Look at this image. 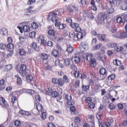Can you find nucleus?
I'll list each match as a JSON object with an SVG mask.
<instances>
[{"label": "nucleus", "mask_w": 127, "mask_h": 127, "mask_svg": "<svg viewBox=\"0 0 127 127\" xmlns=\"http://www.w3.org/2000/svg\"><path fill=\"white\" fill-rule=\"evenodd\" d=\"M78 7L75 5L70 4L67 7V9L70 13H76L78 11Z\"/></svg>", "instance_id": "f257e3e1"}, {"label": "nucleus", "mask_w": 127, "mask_h": 127, "mask_svg": "<svg viewBox=\"0 0 127 127\" xmlns=\"http://www.w3.org/2000/svg\"><path fill=\"white\" fill-rule=\"evenodd\" d=\"M57 14L54 12H52L50 13L48 18L49 19H51L52 21L53 22L58 21V18L57 16Z\"/></svg>", "instance_id": "f03ea898"}, {"label": "nucleus", "mask_w": 127, "mask_h": 127, "mask_svg": "<svg viewBox=\"0 0 127 127\" xmlns=\"http://www.w3.org/2000/svg\"><path fill=\"white\" fill-rule=\"evenodd\" d=\"M27 70V68L26 67V66L24 64H21L20 67L19 72L22 76L24 77L27 74L26 71Z\"/></svg>", "instance_id": "7ed1b4c3"}, {"label": "nucleus", "mask_w": 127, "mask_h": 127, "mask_svg": "<svg viewBox=\"0 0 127 127\" xmlns=\"http://www.w3.org/2000/svg\"><path fill=\"white\" fill-rule=\"evenodd\" d=\"M85 101L88 103V106L90 108L93 109L95 105L93 102H92V100L90 97H87L85 99Z\"/></svg>", "instance_id": "20e7f679"}, {"label": "nucleus", "mask_w": 127, "mask_h": 127, "mask_svg": "<svg viewBox=\"0 0 127 127\" xmlns=\"http://www.w3.org/2000/svg\"><path fill=\"white\" fill-rule=\"evenodd\" d=\"M79 48L81 51L84 52L88 49V45L86 42H83L81 43Z\"/></svg>", "instance_id": "39448f33"}, {"label": "nucleus", "mask_w": 127, "mask_h": 127, "mask_svg": "<svg viewBox=\"0 0 127 127\" xmlns=\"http://www.w3.org/2000/svg\"><path fill=\"white\" fill-rule=\"evenodd\" d=\"M111 32L113 33V35L114 36L118 38H120V32H117V28L115 27H113L111 30Z\"/></svg>", "instance_id": "423d86ee"}, {"label": "nucleus", "mask_w": 127, "mask_h": 127, "mask_svg": "<svg viewBox=\"0 0 127 127\" xmlns=\"http://www.w3.org/2000/svg\"><path fill=\"white\" fill-rule=\"evenodd\" d=\"M100 73L103 75L102 79H104L107 76V70L105 68H100L99 70Z\"/></svg>", "instance_id": "0eeeda50"}, {"label": "nucleus", "mask_w": 127, "mask_h": 127, "mask_svg": "<svg viewBox=\"0 0 127 127\" xmlns=\"http://www.w3.org/2000/svg\"><path fill=\"white\" fill-rule=\"evenodd\" d=\"M5 81L4 79H2L0 80V91H1L5 88Z\"/></svg>", "instance_id": "6e6552de"}, {"label": "nucleus", "mask_w": 127, "mask_h": 127, "mask_svg": "<svg viewBox=\"0 0 127 127\" xmlns=\"http://www.w3.org/2000/svg\"><path fill=\"white\" fill-rule=\"evenodd\" d=\"M106 36V35L104 34H97V37L98 39L99 40L102 41H106V40L105 39Z\"/></svg>", "instance_id": "1a4fd4ad"}, {"label": "nucleus", "mask_w": 127, "mask_h": 127, "mask_svg": "<svg viewBox=\"0 0 127 127\" xmlns=\"http://www.w3.org/2000/svg\"><path fill=\"white\" fill-rule=\"evenodd\" d=\"M55 25L56 27L58 26L59 29L61 30L64 29L66 26L65 24H61L60 23H58L57 22L55 23Z\"/></svg>", "instance_id": "9d476101"}, {"label": "nucleus", "mask_w": 127, "mask_h": 127, "mask_svg": "<svg viewBox=\"0 0 127 127\" xmlns=\"http://www.w3.org/2000/svg\"><path fill=\"white\" fill-rule=\"evenodd\" d=\"M64 65L66 66H69L70 64V59L68 58H65L64 60Z\"/></svg>", "instance_id": "9b49d317"}, {"label": "nucleus", "mask_w": 127, "mask_h": 127, "mask_svg": "<svg viewBox=\"0 0 127 127\" xmlns=\"http://www.w3.org/2000/svg\"><path fill=\"white\" fill-rule=\"evenodd\" d=\"M113 122V120H112V121H111L110 122H107L103 123V124H102L101 127H111V124Z\"/></svg>", "instance_id": "f8f14e48"}, {"label": "nucleus", "mask_w": 127, "mask_h": 127, "mask_svg": "<svg viewBox=\"0 0 127 127\" xmlns=\"http://www.w3.org/2000/svg\"><path fill=\"white\" fill-rule=\"evenodd\" d=\"M20 113L23 115L27 116H30L31 115V113L29 112L23 110H20Z\"/></svg>", "instance_id": "ddd939ff"}, {"label": "nucleus", "mask_w": 127, "mask_h": 127, "mask_svg": "<svg viewBox=\"0 0 127 127\" xmlns=\"http://www.w3.org/2000/svg\"><path fill=\"white\" fill-rule=\"evenodd\" d=\"M89 63L90 65L92 67H94L96 66V63L95 60L93 59L89 61Z\"/></svg>", "instance_id": "4468645a"}, {"label": "nucleus", "mask_w": 127, "mask_h": 127, "mask_svg": "<svg viewBox=\"0 0 127 127\" xmlns=\"http://www.w3.org/2000/svg\"><path fill=\"white\" fill-rule=\"evenodd\" d=\"M120 0H109V2L111 4H115L119 5L120 4Z\"/></svg>", "instance_id": "2eb2a0df"}, {"label": "nucleus", "mask_w": 127, "mask_h": 127, "mask_svg": "<svg viewBox=\"0 0 127 127\" xmlns=\"http://www.w3.org/2000/svg\"><path fill=\"white\" fill-rule=\"evenodd\" d=\"M31 46L32 49H33L37 51H39V47H37L36 43L35 42H33Z\"/></svg>", "instance_id": "dca6fc26"}, {"label": "nucleus", "mask_w": 127, "mask_h": 127, "mask_svg": "<svg viewBox=\"0 0 127 127\" xmlns=\"http://www.w3.org/2000/svg\"><path fill=\"white\" fill-rule=\"evenodd\" d=\"M36 12V10H29L24 12V15L25 16L30 15L33 13H35Z\"/></svg>", "instance_id": "f3484780"}, {"label": "nucleus", "mask_w": 127, "mask_h": 127, "mask_svg": "<svg viewBox=\"0 0 127 127\" xmlns=\"http://www.w3.org/2000/svg\"><path fill=\"white\" fill-rule=\"evenodd\" d=\"M66 51L69 54L73 52L74 49L71 46L69 45L67 47Z\"/></svg>", "instance_id": "a211bd4d"}, {"label": "nucleus", "mask_w": 127, "mask_h": 127, "mask_svg": "<svg viewBox=\"0 0 127 127\" xmlns=\"http://www.w3.org/2000/svg\"><path fill=\"white\" fill-rule=\"evenodd\" d=\"M100 19L103 20V21L106 19L107 17V15L105 12H102L99 14Z\"/></svg>", "instance_id": "6ab92c4d"}, {"label": "nucleus", "mask_w": 127, "mask_h": 127, "mask_svg": "<svg viewBox=\"0 0 127 127\" xmlns=\"http://www.w3.org/2000/svg\"><path fill=\"white\" fill-rule=\"evenodd\" d=\"M36 108L38 111H42L43 110V107L41 104L37 102L36 103Z\"/></svg>", "instance_id": "aec40b11"}, {"label": "nucleus", "mask_w": 127, "mask_h": 127, "mask_svg": "<svg viewBox=\"0 0 127 127\" xmlns=\"http://www.w3.org/2000/svg\"><path fill=\"white\" fill-rule=\"evenodd\" d=\"M109 48H112L116 47L117 46V43H108L106 45Z\"/></svg>", "instance_id": "412c9836"}, {"label": "nucleus", "mask_w": 127, "mask_h": 127, "mask_svg": "<svg viewBox=\"0 0 127 127\" xmlns=\"http://www.w3.org/2000/svg\"><path fill=\"white\" fill-rule=\"evenodd\" d=\"M11 102L13 104H14L15 103H18V101L16 96H13L11 99Z\"/></svg>", "instance_id": "4be33fe9"}, {"label": "nucleus", "mask_w": 127, "mask_h": 127, "mask_svg": "<svg viewBox=\"0 0 127 127\" xmlns=\"http://www.w3.org/2000/svg\"><path fill=\"white\" fill-rule=\"evenodd\" d=\"M41 59L43 60H46L48 58L47 55L44 53L42 54L40 56Z\"/></svg>", "instance_id": "5701e85b"}, {"label": "nucleus", "mask_w": 127, "mask_h": 127, "mask_svg": "<svg viewBox=\"0 0 127 127\" xmlns=\"http://www.w3.org/2000/svg\"><path fill=\"white\" fill-rule=\"evenodd\" d=\"M87 17L93 20L94 19L95 17L94 16V14L91 11L89 12L88 15H87Z\"/></svg>", "instance_id": "b1692460"}, {"label": "nucleus", "mask_w": 127, "mask_h": 127, "mask_svg": "<svg viewBox=\"0 0 127 127\" xmlns=\"http://www.w3.org/2000/svg\"><path fill=\"white\" fill-rule=\"evenodd\" d=\"M0 32L3 35H5L7 34V31L5 28H3L1 29Z\"/></svg>", "instance_id": "393cba45"}, {"label": "nucleus", "mask_w": 127, "mask_h": 127, "mask_svg": "<svg viewBox=\"0 0 127 127\" xmlns=\"http://www.w3.org/2000/svg\"><path fill=\"white\" fill-rule=\"evenodd\" d=\"M48 33L49 35L54 36L53 37H54V36H56L55 35V34L56 33V31L53 29H51L50 30L48 31Z\"/></svg>", "instance_id": "a878e982"}, {"label": "nucleus", "mask_w": 127, "mask_h": 127, "mask_svg": "<svg viewBox=\"0 0 127 127\" xmlns=\"http://www.w3.org/2000/svg\"><path fill=\"white\" fill-rule=\"evenodd\" d=\"M24 31V32H28L30 31V27L28 25H25L23 28Z\"/></svg>", "instance_id": "bb28decb"}, {"label": "nucleus", "mask_w": 127, "mask_h": 127, "mask_svg": "<svg viewBox=\"0 0 127 127\" xmlns=\"http://www.w3.org/2000/svg\"><path fill=\"white\" fill-rule=\"evenodd\" d=\"M57 84L58 85L60 86H63L64 84V82L63 80L61 78H59L57 80Z\"/></svg>", "instance_id": "cd10ccee"}, {"label": "nucleus", "mask_w": 127, "mask_h": 127, "mask_svg": "<svg viewBox=\"0 0 127 127\" xmlns=\"http://www.w3.org/2000/svg\"><path fill=\"white\" fill-rule=\"evenodd\" d=\"M7 48L6 44L4 43H0V49L3 50H5Z\"/></svg>", "instance_id": "c85d7f7f"}, {"label": "nucleus", "mask_w": 127, "mask_h": 127, "mask_svg": "<svg viewBox=\"0 0 127 127\" xmlns=\"http://www.w3.org/2000/svg\"><path fill=\"white\" fill-rule=\"evenodd\" d=\"M89 119H91V121H90V127H95L94 122L93 119L92 120L91 116H90Z\"/></svg>", "instance_id": "c756f323"}, {"label": "nucleus", "mask_w": 127, "mask_h": 127, "mask_svg": "<svg viewBox=\"0 0 127 127\" xmlns=\"http://www.w3.org/2000/svg\"><path fill=\"white\" fill-rule=\"evenodd\" d=\"M83 34L82 32H79L77 33L76 36L78 39H80L82 38L83 37Z\"/></svg>", "instance_id": "7c9ffc66"}, {"label": "nucleus", "mask_w": 127, "mask_h": 127, "mask_svg": "<svg viewBox=\"0 0 127 127\" xmlns=\"http://www.w3.org/2000/svg\"><path fill=\"white\" fill-rule=\"evenodd\" d=\"M69 25L72 28L75 29L79 25L78 23L73 22L70 24Z\"/></svg>", "instance_id": "2f4dec72"}, {"label": "nucleus", "mask_w": 127, "mask_h": 127, "mask_svg": "<svg viewBox=\"0 0 127 127\" xmlns=\"http://www.w3.org/2000/svg\"><path fill=\"white\" fill-rule=\"evenodd\" d=\"M52 55L55 57H57L59 55V53L58 51L56 50H53L52 52Z\"/></svg>", "instance_id": "473e14b6"}, {"label": "nucleus", "mask_w": 127, "mask_h": 127, "mask_svg": "<svg viewBox=\"0 0 127 127\" xmlns=\"http://www.w3.org/2000/svg\"><path fill=\"white\" fill-rule=\"evenodd\" d=\"M36 34V33L35 32L32 31L29 34V35L30 38H33L35 37Z\"/></svg>", "instance_id": "72a5a7b5"}, {"label": "nucleus", "mask_w": 127, "mask_h": 127, "mask_svg": "<svg viewBox=\"0 0 127 127\" xmlns=\"http://www.w3.org/2000/svg\"><path fill=\"white\" fill-rule=\"evenodd\" d=\"M63 81L66 83H68L69 81V80L68 78L66 75H64L63 76Z\"/></svg>", "instance_id": "f704fd0d"}, {"label": "nucleus", "mask_w": 127, "mask_h": 127, "mask_svg": "<svg viewBox=\"0 0 127 127\" xmlns=\"http://www.w3.org/2000/svg\"><path fill=\"white\" fill-rule=\"evenodd\" d=\"M1 101L3 103V104H2L3 105L2 106V104L0 103V105L3 107H4L5 106L7 107V105L6 104V102L5 100V99H4L3 98V97H1Z\"/></svg>", "instance_id": "c9c22d12"}, {"label": "nucleus", "mask_w": 127, "mask_h": 127, "mask_svg": "<svg viewBox=\"0 0 127 127\" xmlns=\"http://www.w3.org/2000/svg\"><path fill=\"white\" fill-rule=\"evenodd\" d=\"M87 60L90 61L93 59H92V54L91 53H88L86 55Z\"/></svg>", "instance_id": "e433bc0d"}, {"label": "nucleus", "mask_w": 127, "mask_h": 127, "mask_svg": "<svg viewBox=\"0 0 127 127\" xmlns=\"http://www.w3.org/2000/svg\"><path fill=\"white\" fill-rule=\"evenodd\" d=\"M122 17L123 23H124L126 22L127 21V16L125 14L122 15Z\"/></svg>", "instance_id": "4c0bfd02"}, {"label": "nucleus", "mask_w": 127, "mask_h": 127, "mask_svg": "<svg viewBox=\"0 0 127 127\" xmlns=\"http://www.w3.org/2000/svg\"><path fill=\"white\" fill-rule=\"evenodd\" d=\"M123 48L121 46L115 47L114 48V50L116 51H121L123 50Z\"/></svg>", "instance_id": "58836bf2"}, {"label": "nucleus", "mask_w": 127, "mask_h": 127, "mask_svg": "<svg viewBox=\"0 0 127 127\" xmlns=\"http://www.w3.org/2000/svg\"><path fill=\"white\" fill-rule=\"evenodd\" d=\"M52 96L53 97H56L58 96L59 94L56 91H53L51 94Z\"/></svg>", "instance_id": "ea45409f"}, {"label": "nucleus", "mask_w": 127, "mask_h": 127, "mask_svg": "<svg viewBox=\"0 0 127 127\" xmlns=\"http://www.w3.org/2000/svg\"><path fill=\"white\" fill-rule=\"evenodd\" d=\"M90 87V86L89 85H83L82 86V88L83 90L86 91L87 90L89 89Z\"/></svg>", "instance_id": "a19ab883"}, {"label": "nucleus", "mask_w": 127, "mask_h": 127, "mask_svg": "<svg viewBox=\"0 0 127 127\" xmlns=\"http://www.w3.org/2000/svg\"><path fill=\"white\" fill-rule=\"evenodd\" d=\"M75 35L73 32H71L69 33V37L70 38L74 39L75 37Z\"/></svg>", "instance_id": "79ce46f5"}, {"label": "nucleus", "mask_w": 127, "mask_h": 127, "mask_svg": "<svg viewBox=\"0 0 127 127\" xmlns=\"http://www.w3.org/2000/svg\"><path fill=\"white\" fill-rule=\"evenodd\" d=\"M67 103L68 105H72L74 104L75 101L71 99L68 101H67Z\"/></svg>", "instance_id": "37998d69"}, {"label": "nucleus", "mask_w": 127, "mask_h": 127, "mask_svg": "<svg viewBox=\"0 0 127 127\" xmlns=\"http://www.w3.org/2000/svg\"><path fill=\"white\" fill-rule=\"evenodd\" d=\"M120 8L123 10H127V7L126 4H123L120 6Z\"/></svg>", "instance_id": "c03bdc74"}, {"label": "nucleus", "mask_w": 127, "mask_h": 127, "mask_svg": "<svg viewBox=\"0 0 127 127\" xmlns=\"http://www.w3.org/2000/svg\"><path fill=\"white\" fill-rule=\"evenodd\" d=\"M101 46L102 44L101 43L98 44L93 47V49L94 50H97Z\"/></svg>", "instance_id": "a18cd8bd"}, {"label": "nucleus", "mask_w": 127, "mask_h": 127, "mask_svg": "<svg viewBox=\"0 0 127 127\" xmlns=\"http://www.w3.org/2000/svg\"><path fill=\"white\" fill-rule=\"evenodd\" d=\"M26 52L25 50L23 49H20L19 51V54L20 55L22 56L25 54Z\"/></svg>", "instance_id": "49530a36"}, {"label": "nucleus", "mask_w": 127, "mask_h": 127, "mask_svg": "<svg viewBox=\"0 0 127 127\" xmlns=\"http://www.w3.org/2000/svg\"><path fill=\"white\" fill-rule=\"evenodd\" d=\"M22 82L21 78L20 77H17V83L18 85H20L21 84Z\"/></svg>", "instance_id": "de8ad7c7"}, {"label": "nucleus", "mask_w": 127, "mask_h": 127, "mask_svg": "<svg viewBox=\"0 0 127 127\" xmlns=\"http://www.w3.org/2000/svg\"><path fill=\"white\" fill-rule=\"evenodd\" d=\"M72 59L74 62L76 63H77L80 61L79 58L78 57L75 56L73 57Z\"/></svg>", "instance_id": "09e8293b"}, {"label": "nucleus", "mask_w": 127, "mask_h": 127, "mask_svg": "<svg viewBox=\"0 0 127 127\" xmlns=\"http://www.w3.org/2000/svg\"><path fill=\"white\" fill-rule=\"evenodd\" d=\"M115 75L114 74H112L109 75L107 77L108 80H113L115 78Z\"/></svg>", "instance_id": "8fccbe9b"}, {"label": "nucleus", "mask_w": 127, "mask_h": 127, "mask_svg": "<svg viewBox=\"0 0 127 127\" xmlns=\"http://www.w3.org/2000/svg\"><path fill=\"white\" fill-rule=\"evenodd\" d=\"M40 116L42 120H43L46 118V113L45 112L42 113Z\"/></svg>", "instance_id": "3c124183"}, {"label": "nucleus", "mask_w": 127, "mask_h": 127, "mask_svg": "<svg viewBox=\"0 0 127 127\" xmlns=\"http://www.w3.org/2000/svg\"><path fill=\"white\" fill-rule=\"evenodd\" d=\"M80 84V81L78 80H76L74 84H73V86L75 88H77L79 87Z\"/></svg>", "instance_id": "603ef678"}, {"label": "nucleus", "mask_w": 127, "mask_h": 127, "mask_svg": "<svg viewBox=\"0 0 127 127\" xmlns=\"http://www.w3.org/2000/svg\"><path fill=\"white\" fill-rule=\"evenodd\" d=\"M108 107L111 110H113L115 109V107L114 105L111 103L110 104Z\"/></svg>", "instance_id": "864d4df0"}, {"label": "nucleus", "mask_w": 127, "mask_h": 127, "mask_svg": "<svg viewBox=\"0 0 127 127\" xmlns=\"http://www.w3.org/2000/svg\"><path fill=\"white\" fill-rule=\"evenodd\" d=\"M120 38H124L126 37L127 36V33L125 32H122L121 34L120 33Z\"/></svg>", "instance_id": "5fc2aeb1"}, {"label": "nucleus", "mask_w": 127, "mask_h": 127, "mask_svg": "<svg viewBox=\"0 0 127 127\" xmlns=\"http://www.w3.org/2000/svg\"><path fill=\"white\" fill-rule=\"evenodd\" d=\"M31 26L33 29H36L38 28V26L36 23L33 22L31 24Z\"/></svg>", "instance_id": "6e6d98bb"}, {"label": "nucleus", "mask_w": 127, "mask_h": 127, "mask_svg": "<svg viewBox=\"0 0 127 127\" xmlns=\"http://www.w3.org/2000/svg\"><path fill=\"white\" fill-rule=\"evenodd\" d=\"M114 11V9L112 8H111L107 10V13L108 14H111Z\"/></svg>", "instance_id": "4d7b16f0"}, {"label": "nucleus", "mask_w": 127, "mask_h": 127, "mask_svg": "<svg viewBox=\"0 0 127 127\" xmlns=\"http://www.w3.org/2000/svg\"><path fill=\"white\" fill-rule=\"evenodd\" d=\"M53 39L54 40L59 41L62 40L63 39V38L61 37H58V38H57V36H54Z\"/></svg>", "instance_id": "13d9d810"}, {"label": "nucleus", "mask_w": 127, "mask_h": 127, "mask_svg": "<svg viewBox=\"0 0 127 127\" xmlns=\"http://www.w3.org/2000/svg\"><path fill=\"white\" fill-rule=\"evenodd\" d=\"M34 91L33 90L28 89L26 91V92L31 95H32L34 94Z\"/></svg>", "instance_id": "bf43d9fd"}, {"label": "nucleus", "mask_w": 127, "mask_h": 127, "mask_svg": "<svg viewBox=\"0 0 127 127\" xmlns=\"http://www.w3.org/2000/svg\"><path fill=\"white\" fill-rule=\"evenodd\" d=\"M65 98L67 101H68L70 100L71 99V96L69 95L68 94H67L65 95L64 97Z\"/></svg>", "instance_id": "052dcab7"}, {"label": "nucleus", "mask_w": 127, "mask_h": 127, "mask_svg": "<svg viewBox=\"0 0 127 127\" xmlns=\"http://www.w3.org/2000/svg\"><path fill=\"white\" fill-rule=\"evenodd\" d=\"M80 120L78 117H76L74 121L73 122L76 124H77V125L80 122Z\"/></svg>", "instance_id": "680f3d73"}, {"label": "nucleus", "mask_w": 127, "mask_h": 127, "mask_svg": "<svg viewBox=\"0 0 127 127\" xmlns=\"http://www.w3.org/2000/svg\"><path fill=\"white\" fill-rule=\"evenodd\" d=\"M44 38V36L42 35H40L38 38V41L41 43Z\"/></svg>", "instance_id": "e2e57ef3"}, {"label": "nucleus", "mask_w": 127, "mask_h": 127, "mask_svg": "<svg viewBox=\"0 0 127 127\" xmlns=\"http://www.w3.org/2000/svg\"><path fill=\"white\" fill-rule=\"evenodd\" d=\"M73 74L75 77H78L79 76L80 74L78 71H75L74 72Z\"/></svg>", "instance_id": "0e129e2a"}, {"label": "nucleus", "mask_w": 127, "mask_h": 127, "mask_svg": "<svg viewBox=\"0 0 127 127\" xmlns=\"http://www.w3.org/2000/svg\"><path fill=\"white\" fill-rule=\"evenodd\" d=\"M117 21L118 23L123 22L122 16L118 17L117 19Z\"/></svg>", "instance_id": "69168bd1"}, {"label": "nucleus", "mask_w": 127, "mask_h": 127, "mask_svg": "<svg viewBox=\"0 0 127 127\" xmlns=\"http://www.w3.org/2000/svg\"><path fill=\"white\" fill-rule=\"evenodd\" d=\"M27 79L28 80L31 81L33 79V76L31 75H29L27 76Z\"/></svg>", "instance_id": "338daca9"}, {"label": "nucleus", "mask_w": 127, "mask_h": 127, "mask_svg": "<svg viewBox=\"0 0 127 127\" xmlns=\"http://www.w3.org/2000/svg\"><path fill=\"white\" fill-rule=\"evenodd\" d=\"M69 127H79L77 124L73 122L70 125Z\"/></svg>", "instance_id": "774afa93"}]
</instances>
